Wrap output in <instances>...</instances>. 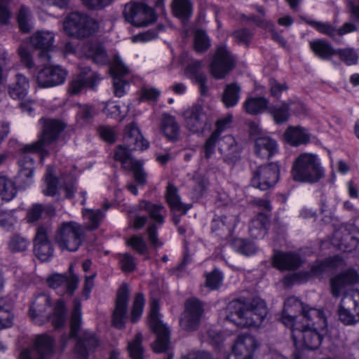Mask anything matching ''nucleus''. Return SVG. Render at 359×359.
<instances>
[{
	"instance_id": "obj_6",
	"label": "nucleus",
	"mask_w": 359,
	"mask_h": 359,
	"mask_svg": "<svg viewBox=\"0 0 359 359\" xmlns=\"http://www.w3.org/2000/svg\"><path fill=\"white\" fill-rule=\"evenodd\" d=\"M292 176L294 181L314 184L324 176V169L318 156L313 154H300L293 163Z\"/></svg>"
},
{
	"instance_id": "obj_39",
	"label": "nucleus",
	"mask_w": 359,
	"mask_h": 359,
	"mask_svg": "<svg viewBox=\"0 0 359 359\" xmlns=\"http://www.w3.org/2000/svg\"><path fill=\"white\" fill-rule=\"evenodd\" d=\"M268 222L269 219L266 214H258L250 224L249 232L251 237L256 239L264 238L266 233V225Z\"/></svg>"
},
{
	"instance_id": "obj_30",
	"label": "nucleus",
	"mask_w": 359,
	"mask_h": 359,
	"mask_svg": "<svg viewBox=\"0 0 359 359\" xmlns=\"http://www.w3.org/2000/svg\"><path fill=\"white\" fill-rule=\"evenodd\" d=\"M302 263L299 254L295 252H276L273 257V266L280 271L297 269Z\"/></svg>"
},
{
	"instance_id": "obj_63",
	"label": "nucleus",
	"mask_w": 359,
	"mask_h": 359,
	"mask_svg": "<svg viewBox=\"0 0 359 359\" xmlns=\"http://www.w3.org/2000/svg\"><path fill=\"white\" fill-rule=\"evenodd\" d=\"M120 265L121 269L126 273L134 271L136 266L133 257L129 254H124L121 256Z\"/></svg>"
},
{
	"instance_id": "obj_51",
	"label": "nucleus",
	"mask_w": 359,
	"mask_h": 359,
	"mask_svg": "<svg viewBox=\"0 0 359 359\" xmlns=\"http://www.w3.org/2000/svg\"><path fill=\"white\" fill-rule=\"evenodd\" d=\"M142 334L138 333L132 341L128 342V349L133 359H144V350L142 346Z\"/></svg>"
},
{
	"instance_id": "obj_58",
	"label": "nucleus",
	"mask_w": 359,
	"mask_h": 359,
	"mask_svg": "<svg viewBox=\"0 0 359 359\" xmlns=\"http://www.w3.org/2000/svg\"><path fill=\"white\" fill-rule=\"evenodd\" d=\"M144 305V298L142 294H137L134 299L132 312H131V320L136 322L142 316L143 308Z\"/></svg>"
},
{
	"instance_id": "obj_59",
	"label": "nucleus",
	"mask_w": 359,
	"mask_h": 359,
	"mask_svg": "<svg viewBox=\"0 0 359 359\" xmlns=\"http://www.w3.org/2000/svg\"><path fill=\"white\" fill-rule=\"evenodd\" d=\"M205 277L206 286L211 290L217 289L223 280V276L218 269H214L212 272L207 273Z\"/></svg>"
},
{
	"instance_id": "obj_62",
	"label": "nucleus",
	"mask_w": 359,
	"mask_h": 359,
	"mask_svg": "<svg viewBox=\"0 0 359 359\" xmlns=\"http://www.w3.org/2000/svg\"><path fill=\"white\" fill-rule=\"evenodd\" d=\"M128 245L140 255L146 254L147 247L142 238L137 236H132L128 241Z\"/></svg>"
},
{
	"instance_id": "obj_22",
	"label": "nucleus",
	"mask_w": 359,
	"mask_h": 359,
	"mask_svg": "<svg viewBox=\"0 0 359 359\" xmlns=\"http://www.w3.org/2000/svg\"><path fill=\"white\" fill-rule=\"evenodd\" d=\"M129 298V290L126 284H123L119 287L115 309L112 316V323L114 327L121 329L124 327L128 318V302Z\"/></svg>"
},
{
	"instance_id": "obj_43",
	"label": "nucleus",
	"mask_w": 359,
	"mask_h": 359,
	"mask_svg": "<svg viewBox=\"0 0 359 359\" xmlns=\"http://www.w3.org/2000/svg\"><path fill=\"white\" fill-rule=\"evenodd\" d=\"M17 195L15 182L6 176H0V200L9 202Z\"/></svg>"
},
{
	"instance_id": "obj_42",
	"label": "nucleus",
	"mask_w": 359,
	"mask_h": 359,
	"mask_svg": "<svg viewBox=\"0 0 359 359\" xmlns=\"http://www.w3.org/2000/svg\"><path fill=\"white\" fill-rule=\"evenodd\" d=\"M161 130L165 137L170 140H176L180 135L179 126L175 118L170 115H163Z\"/></svg>"
},
{
	"instance_id": "obj_10",
	"label": "nucleus",
	"mask_w": 359,
	"mask_h": 359,
	"mask_svg": "<svg viewBox=\"0 0 359 359\" xmlns=\"http://www.w3.org/2000/svg\"><path fill=\"white\" fill-rule=\"evenodd\" d=\"M150 307L149 325L157 335L152 348L155 352H164L169 346V330L160 319L158 302L153 300Z\"/></svg>"
},
{
	"instance_id": "obj_23",
	"label": "nucleus",
	"mask_w": 359,
	"mask_h": 359,
	"mask_svg": "<svg viewBox=\"0 0 359 359\" xmlns=\"http://www.w3.org/2000/svg\"><path fill=\"white\" fill-rule=\"evenodd\" d=\"M78 283L79 278L75 274H53L47 279L48 286L61 296L65 294H72L78 286Z\"/></svg>"
},
{
	"instance_id": "obj_2",
	"label": "nucleus",
	"mask_w": 359,
	"mask_h": 359,
	"mask_svg": "<svg viewBox=\"0 0 359 359\" xmlns=\"http://www.w3.org/2000/svg\"><path fill=\"white\" fill-rule=\"evenodd\" d=\"M64 128L65 125L60 121L45 120L43 132L39 140L25 144L20 149L18 182L20 187L26 189L33 183L34 161L32 155L39 152L44 157L46 154V147L54 143Z\"/></svg>"
},
{
	"instance_id": "obj_29",
	"label": "nucleus",
	"mask_w": 359,
	"mask_h": 359,
	"mask_svg": "<svg viewBox=\"0 0 359 359\" xmlns=\"http://www.w3.org/2000/svg\"><path fill=\"white\" fill-rule=\"evenodd\" d=\"M54 38V34L51 32L39 31L30 37L29 43L34 48L41 50L40 58H45L46 61H49V52L53 48Z\"/></svg>"
},
{
	"instance_id": "obj_15",
	"label": "nucleus",
	"mask_w": 359,
	"mask_h": 359,
	"mask_svg": "<svg viewBox=\"0 0 359 359\" xmlns=\"http://www.w3.org/2000/svg\"><path fill=\"white\" fill-rule=\"evenodd\" d=\"M279 177V165L272 163L259 166L254 172L251 180L252 186L260 190H267L273 187Z\"/></svg>"
},
{
	"instance_id": "obj_1",
	"label": "nucleus",
	"mask_w": 359,
	"mask_h": 359,
	"mask_svg": "<svg viewBox=\"0 0 359 359\" xmlns=\"http://www.w3.org/2000/svg\"><path fill=\"white\" fill-rule=\"evenodd\" d=\"M281 320L291 330L296 347L294 359H306L304 351L299 348H318L327 332V323L323 311L316 308L306 309L294 297L285 302Z\"/></svg>"
},
{
	"instance_id": "obj_31",
	"label": "nucleus",
	"mask_w": 359,
	"mask_h": 359,
	"mask_svg": "<svg viewBox=\"0 0 359 359\" xmlns=\"http://www.w3.org/2000/svg\"><path fill=\"white\" fill-rule=\"evenodd\" d=\"M99 345L95 334L86 330L83 332L75 346V353L79 359H88L90 351H93Z\"/></svg>"
},
{
	"instance_id": "obj_7",
	"label": "nucleus",
	"mask_w": 359,
	"mask_h": 359,
	"mask_svg": "<svg viewBox=\"0 0 359 359\" xmlns=\"http://www.w3.org/2000/svg\"><path fill=\"white\" fill-rule=\"evenodd\" d=\"M63 28L67 35L84 39L95 34L99 25L95 20L85 13L73 12L65 18Z\"/></svg>"
},
{
	"instance_id": "obj_25",
	"label": "nucleus",
	"mask_w": 359,
	"mask_h": 359,
	"mask_svg": "<svg viewBox=\"0 0 359 359\" xmlns=\"http://www.w3.org/2000/svg\"><path fill=\"white\" fill-rule=\"evenodd\" d=\"M48 226H40L36 229L34 240V252L41 261H47L53 254V248L48 238Z\"/></svg>"
},
{
	"instance_id": "obj_41",
	"label": "nucleus",
	"mask_w": 359,
	"mask_h": 359,
	"mask_svg": "<svg viewBox=\"0 0 359 359\" xmlns=\"http://www.w3.org/2000/svg\"><path fill=\"white\" fill-rule=\"evenodd\" d=\"M232 116L229 115L224 118L218 120L216 123V128L205 140V151L208 155L211 154L212 149L216 142L217 137L221 136L226 127L231 122Z\"/></svg>"
},
{
	"instance_id": "obj_32",
	"label": "nucleus",
	"mask_w": 359,
	"mask_h": 359,
	"mask_svg": "<svg viewBox=\"0 0 359 359\" xmlns=\"http://www.w3.org/2000/svg\"><path fill=\"white\" fill-rule=\"evenodd\" d=\"M344 264V260L339 257H330L324 261H318L311 266V271L304 273L305 278L313 276H319L325 272L341 267Z\"/></svg>"
},
{
	"instance_id": "obj_21",
	"label": "nucleus",
	"mask_w": 359,
	"mask_h": 359,
	"mask_svg": "<svg viewBox=\"0 0 359 359\" xmlns=\"http://www.w3.org/2000/svg\"><path fill=\"white\" fill-rule=\"evenodd\" d=\"M67 76V72L60 65L47 66L40 70L37 82L43 88H50L62 84Z\"/></svg>"
},
{
	"instance_id": "obj_60",
	"label": "nucleus",
	"mask_w": 359,
	"mask_h": 359,
	"mask_svg": "<svg viewBox=\"0 0 359 359\" xmlns=\"http://www.w3.org/2000/svg\"><path fill=\"white\" fill-rule=\"evenodd\" d=\"M253 21L257 23L258 26L264 27L266 29L271 32L272 34V39L280 43H284L285 40L284 39L279 35L277 32L274 30V25L269 21L264 20H259L257 17L253 18Z\"/></svg>"
},
{
	"instance_id": "obj_64",
	"label": "nucleus",
	"mask_w": 359,
	"mask_h": 359,
	"mask_svg": "<svg viewBox=\"0 0 359 359\" xmlns=\"http://www.w3.org/2000/svg\"><path fill=\"white\" fill-rule=\"evenodd\" d=\"M43 211L42 205L36 203L29 208L27 213V219L28 222H34L41 216Z\"/></svg>"
},
{
	"instance_id": "obj_4",
	"label": "nucleus",
	"mask_w": 359,
	"mask_h": 359,
	"mask_svg": "<svg viewBox=\"0 0 359 359\" xmlns=\"http://www.w3.org/2000/svg\"><path fill=\"white\" fill-rule=\"evenodd\" d=\"M267 314L265 302L255 298L252 301L238 299L229 303L226 320L240 327H259Z\"/></svg>"
},
{
	"instance_id": "obj_14",
	"label": "nucleus",
	"mask_w": 359,
	"mask_h": 359,
	"mask_svg": "<svg viewBox=\"0 0 359 359\" xmlns=\"http://www.w3.org/2000/svg\"><path fill=\"white\" fill-rule=\"evenodd\" d=\"M186 128L193 133L201 134L211 126L210 118L201 105H194L184 113Z\"/></svg>"
},
{
	"instance_id": "obj_16",
	"label": "nucleus",
	"mask_w": 359,
	"mask_h": 359,
	"mask_svg": "<svg viewBox=\"0 0 359 359\" xmlns=\"http://www.w3.org/2000/svg\"><path fill=\"white\" fill-rule=\"evenodd\" d=\"M54 350V340L47 334L37 335L33 347L24 350L20 359H48Z\"/></svg>"
},
{
	"instance_id": "obj_44",
	"label": "nucleus",
	"mask_w": 359,
	"mask_h": 359,
	"mask_svg": "<svg viewBox=\"0 0 359 359\" xmlns=\"http://www.w3.org/2000/svg\"><path fill=\"white\" fill-rule=\"evenodd\" d=\"M13 319L11 304L5 299L0 298V330L11 327Z\"/></svg>"
},
{
	"instance_id": "obj_45",
	"label": "nucleus",
	"mask_w": 359,
	"mask_h": 359,
	"mask_svg": "<svg viewBox=\"0 0 359 359\" xmlns=\"http://www.w3.org/2000/svg\"><path fill=\"white\" fill-rule=\"evenodd\" d=\"M83 217L87 229L93 230L97 229L102 222L104 214L102 210L86 209L82 211Z\"/></svg>"
},
{
	"instance_id": "obj_61",
	"label": "nucleus",
	"mask_w": 359,
	"mask_h": 359,
	"mask_svg": "<svg viewBox=\"0 0 359 359\" xmlns=\"http://www.w3.org/2000/svg\"><path fill=\"white\" fill-rule=\"evenodd\" d=\"M18 55L20 57L21 62L28 68L32 69L34 67V62L29 50L25 44H21L18 49Z\"/></svg>"
},
{
	"instance_id": "obj_50",
	"label": "nucleus",
	"mask_w": 359,
	"mask_h": 359,
	"mask_svg": "<svg viewBox=\"0 0 359 359\" xmlns=\"http://www.w3.org/2000/svg\"><path fill=\"white\" fill-rule=\"evenodd\" d=\"M231 246L236 252L246 256L252 255L257 251V247L253 242L243 238L234 239Z\"/></svg>"
},
{
	"instance_id": "obj_28",
	"label": "nucleus",
	"mask_w": 359,
	"mask_h": 359,
	"mask_svg": "<svg viewBox=\"0 0 359 359\" xmlns=\"http://www.w3.org/2000/svg\"><path fill=\"white\" fill-rule=\"evenodd\" d=\"M358 280L357 272L352 269L341 272L330 280L332 295L335 297H339L346 291L348 285L357 283Z\"/></svg>"
},
{
	"instance_id": "obj_33",
	"label": "nucleus",
	"mask_w": 359,
	"mask_h": 359,
	"mask_svg": "<svg viewBox=\"0 0 359 359\" xmlns=\"http://www.w3.org/2000/svg\"><path fill=\"white\" fill-rule=\"evenodd\" d=\"M277 149L275 140L269 137L257 138L255 143V152L262 158H268L272 156Z\"/></svg>"
},
{
	"instance_id": "obj_17",
	"label": "nucleus",
	"mask_w": 359,
	"mask_h": 359,
	"mask_svg": "<svg viewBox=\"0 0 359 359\" xmlns=\"http://www.w3.org/2000/svg\"><path fill=\"white\" fill-rule=\"evenodd\" d=\"M235 65V59L226 46H219L210 65V72L216 79H223Z\"/></svg>"
},
{
	"instance_id": "obj_3",
	"label": "nucleus",
	"mask_w": 359,
	"mask_h": 359,
	"mask_svg": "<svg viewBox=\"0 0 359 359\" xmlns=\"http://www.w3.org/2000/svg\"><path fill=\"white\" fill-rule=\"evenodd\" d=\"M124 142L126 146H119L114 154V158L121 162L124 169L133 172V177L140 185L147 183V174L142 168V163L132 158L133 150L143 151L149 147V142L140 133L137 126L133 123L125 129Z\"/></svg>"
},
{
	"instance_id": "obj_12",
	"label": "nucleus",
	"mask_w": 359,
	"mask_h": 359,
	"mask_svg": "<svg viewBox=\"0 0 359 359\" xmlns=\"http://www.w3.org/2000/svg\"><path fill=\"white\" fill-rule=\"evenodd\" d=\"M338 315L345 325H353L359 322V290H353L342 298Z\"/></svg>"
},
{
	"instance_id": "obj_48",
	"label": "nucleus",
	"mask_w": 359,
	"mask_h": 359,
	"mask_svg": "<svg viewBox=\"0 0 359 359\" xmlns=\"http://www.w3.org/2000/svg\"><path fill=\"white\" fill-rule=\"evenodd\" d=\"M240 87L236 83L226 86L223 95V102L227 107L237 104L240 97Z\"/></svg>"
},
{
	"instance_id": "obj_54",
	"label": "nucleus",
	"mask_w": 359,
	"mask_h": 359,
	"mask_svg": "<svg viewBox=\"0 0 359 359\" xmlns=\"http://www.w3.org/2000/svg\"><path fill=\"white\" fill-rule=\"evenodd\" d=\"M210 46V41L205 31L198 29L194 34V48L197 52H204Z\"/></svg>"
},
{
	"instance_id": "obj_38",
	"label": "nucleus",
	"mask_w": 359,
	"mask_h": 359,
	"mask_svg": "<svg viewBox=\"0 0 359 359\" xmlns=\"http://www.w3.org/2000/svg\"><path fill=\"white\" fill-rule=\"evenodd\" d=\"M84 50L86 55L97 65H102L109 62V57L105 49L98 43H88L86 46Z\"/></svg>"
},
{
	"instance_id": "obj_5",
	"label": "nucleus",
	"mask_w": 359,
	"mask_h": 359,
	"mask_svg": "<svg viewBox=\"0 0 359 359\" xmlns=\"http://www.w3.org/2000/svg\"><path fill=\"white\" fill-rule=\"evenodd\" d=\"M50 305V297L46 294H39L36 296L29 310V316L32 321L38 325H42L49 320L55 328L62 326L66 319V309L62 299L57 302L54 312L51 317L46 313L47 309Z\"/></svg>"
},
{
	"instance_id": "obj_40",
	"label": "nucleus",
	"mask_w": 359,
	"mask_h": 359,
	"mask_svg": "<svg viewBox=\"0 0 359 359\" xmlns=\"http://www.w3.org/2000/svg\"><path fill=\"white\" fill-rule=\"evenodd\" d=\"M269 101L264 97H251L243 103V108L249 114L257 115L268 109Z\"/></svg>"
},
{
	"instance_id": "obj_19",
	"label": "nucleus",
	"mask_w": 359,
	"mask_h": 359,
	"mask_svg": "<svg viewBox=\"0 0 359 359\" xmlns=\"http://www.w3.org/2000/svg\"><path fill=\"white\" fill-rule=\"evenodd\" d=\"M257 347V342L253 336L248 334H240L227 359H252Z\"/></svg>"
},
{
	"instance_id": "obj_11",
	"label": "nucleus",
	"mask_w": 359,
	"mask_h": 359,
	"mask_svg": "<svg viewBox=\"0 0 359 359\" xmlns=\"http://www.w3.org/2000/svg\"><path fill=\"white\" fill-rule=\"evenodd\" d=\"M139 208L145 210L150 218L156 223V224L150 225L147 229L149 241L156 248L161 247L163 243L158 239L156 224L161 225L164 222V217L166 214L165 207L162 205L154 204L142 200L139 203Z\"/></svg>"
},
{
	"instance_id": "obj_26",
	"label": "nucleus",
	"mask_w": 359,
	"mask_h": 359,
	"mask_svg": "<svg viewBox=\"0 0 359 359\" xmlns=\"http://www.w3.org/2000/svg\"><path fill=\"white\" fill-rule=\"evenodd\" d=\"M110 71L113 76L114 94L116 97H121L126 94V88L129 86L121 77L129 74V69L119 58H116L110 67Z\"/></svg>"
},
{
	"instance_id": "obj_57",
	"label": "nucleus",
	"mask_w": 359,
	"mask_h": 359,
	"mask_svg": "<svg viewBox=\"0 0 359 359\" xmlns=\"http://www.w3.org/2000/svg\"><path fill=\"white\" fill-rule=\"evenodd\" d=\"M53 168L48 167L46 174L45 183L46 188L43 191L46 196H54L57 192V179L53 176Z\"/></svg>"
},
{
	"instance_id": "obj_8",
	"label": "nucleus",
	"mask_w": 359,
	"mask_h": 359,
	"mask_svg": "<svg viewBox=\"0 0 359 359\" xmlns=\"http://www.w3.org/2000/svg\"><path fill=\"white\" fill-rule=\"evenodd\" d=\"M83 229L76 222H63L55 234V242L62 250L76 251L79 249L83 238Z\"/></svg>"
},
{
	"instance_id": "obj_56",
	"label": "nucleus",
	"mask_w": 359,
	"mask_h": 359,
	"mask_svg": "<svg viewBox=\"0 0 359 359\" xmlns=\"http://www.w3.org/2000/svg\"><path fill=\"white\" fill-rule=\"evenodd\" d=\"M202 63L199 60H191L186 67L184 70L185 75L193 81L199 79L201 81L202 77L205 76L203 72H201Z\"/></svg>"
},
{
	"instance_id": "obj_20",
	"label": "nucleus",
	"mask_w": 359,
	"mask_h": 359,
	"mask_svg": "<svg viewBox=\"0 0 359 359\" xmlns=\"http://www.w3.org/2000/svg\"><path fill=\"white\" fill-rule=\"evenodd\" d=\"M185 309L180 319V325L184 330H195L199 326L203 314L202 305L197 299H191L187 301Z\"/></svg>"
},
{
	"instance_id": "obj_13",
	"label": "nucleus",
	"mask_w": 359,
	"mask_h": 359,
	"mask_svg": "<svg viewBox=\"0 0 359 359\" xmlns=\"http://www.w3.org/2000/svg\"><path fill=\"white\" fill-rule=\"evenodd\" d=\"M123 14L126 21L136 27L147 26L156 20L154 10L142 3L126 4Z\"/></svg>"
},
{
	"instance_id": "obj_18",
	"label": "nucleus",
	"mask_w": 359,
	"mask_h": 359,
	"mask_svg": "<svg viewBox=\"0 0 359 359\" xmlns=\"http://www.w3.org/2000/svg\"><path fill=\"white\" fill-rule=\"evenodd\" d=\"M305 22L320 34L327 35L335 41H339V37L357 30L356 26L351 22H346L341 27L337 28L329 22L316 21L311 19H306Z\"/></svg>"
},
{
	"instance_id": "obj_55",
	"label": "nucleus",
	"mask_w": 359,
	"mask_h": 359,
	"mask_svg": "<svg viewBox=\"0 0 359 359\" xmlns=\"http://www.w3.org/2000/svg\"><path fill=\"white\" fill-rule=\"evenodd\" d=\"M340 60L347 65H353L358 62V55L353 48H345L336 50Z\"/></svg>"
},
{
	"instance_id": "obj_34",
	"label": "nucleus",
	"mask_w": 359,
	"mask_h": 359,
	"mask_svg": "<svg viewBox=\"0 0 359 359\" xmlns=\"http://www.w3.org/2000/svg\"><path fill=\"white\" fill-rule=\"evenodd\" d=\"M16 81L8 88L10 96L15 100H23L28 93L29 82L28 79L21 74H16Z\"/></svg>"
},
{
	"instance_id": "obj_35",
	"label": "nucleus",
	"mask_w": 359,
	"mask_h": 359,
	"mask_svg": "<svg viewBox=\"0 0 359 359\" xmlns=\"http://www.w3.org/2000/svg\"><path fill=\"white\" fill-rule=\"evenodd\" d=\"M286 140L294 146L306 144L309 141L310 135L306 128L300 126H290L285 133Z\"/></svg>"
},
{
	"instance_id": "obj_53",
	"label": "nucleus",
	"mask_w": 359,
	"mask_h": 359,
	"mask_svg": "<svg viewBox=\"0 0 359 359\" xmlns=\"http://www.w3.org/2000/svg\"><path fill=\"white\" fill-rule=\"evenodd\" d=\"M18 22L19 27L22 32H28L33 26L31 14L29 9L25 6H21L18 15Z\"/></svg>"
},
{
	"instance_id": "obj_49",
	"label": "nucleus",
	"mask_w": 359,
	"mask_h": 359,
	"mask_svg": "<svg viewBox=\"0 0 359 359\" xmlns=\"http://www.w3.org/2000/svg\"><path fill=\"white\" fill-rule=\"evenodd\" d=\"M29 244L27 238L20 234H15L10 238L8 248L13 252H22L28 249Z\"/></svg>"
},
{
	"instance_id": "obj_47",
	"label": "nucleus",
	"mask_w": 359,
	"mask_h": 359,
	"mask_svg": "<svg viewBox=\"0 0 359 359\" xmlns=\"http://www.w3.org/2000/svg\"><path fill=\"white\" fill-rule=\"evenodd\" d=\"M172 8L174 15L182 19L188 18L192 14V4L189 0H173Z\"/></svg>"
},
{
	"instance_id": "obj_46",
	"label": "nucleus",
	"mask_w": 359,
	"mask_h": 359,
	"mask_svg": "<svg viewBox=\"0 0 359 359\" xmlns=\"http://www.w3.org/2000/svg\"><path fill=\"white\" fill-rule=\"evenodd\" d=\"M81 325V309L79 301H74V309L70 320V337L76 338L80 331Z\"/></svg>"
},
{
	"instance_id": "obj_24",
	"label": "nucleus",
	"mask_w": 359,
	"mask_h": 359,
	"mask_svg": "<svg viewBox=\"0 0 359 359\" xmlns=\"http://www.w3.org/2000/svg\"><path fill=\"white\" fill-rule=\"evenodd\" d=\"M100 80L95 72L91 71L89 67H84L78 76L70 82L69 93L71 95H76L85 88L94 89Z\"/></svg>"
},
{
	"instance_id": "obj_9",
	"label": "nucleus",
	"mask_w": 359,
	"mask_h": 359,
	"mask_svg": "<svg viewBox=\"0 0 359 359\" xmlns=\"http://www.w3.org/2000/svg\"><path fill=\"white\" fill-rule=\"evenodd\" d=\"M224 162L228 164H234L241 157V148L236 139L231 135L219 136L217 137L211 154H207L205 151V142L202 146V154L205 159L212 158L215 154L216 149Z\"/></svg>"
},
{
	"instance_id": "obj_37",
	"label": "nucleus",
	"mask_w": 359,
	"mask_h": 359,
	"mask_svg": "<svg viewBox=\"0 0 359 359\" xmlns=\"http://www.w3.org/2000/svg\"><path fill=\"white\" fill-rule=\"evenodd\" d=\"M165 199L172 210L186 212L191 208L190 205H184L181 202L178 190L172 184H168L165 191Z\"/></svg>"
},
{
	"instance_id": "obj_27",
	"label": "nucleus",
	"mask_w": 359,
	"mask_h": 359,
	"mask_svg": "<svg viewBox=\"0 0 359 359\" xmlns=\"http://www.w3.org/2000/svg\"><path fill=\"white\" fill-rule=\"evenodd\" d=\"M293 107L291 108L294 112L297 114H302L305 112V107L299 101H290V102H284L281 104L278 105H274L271 107L269 109V113L271 114V116L273 118L274 121L278 123H283L284 122H286L289 118V110L290 107Z\"/></svg>"
},
{
	"instance_id": "obj_52",
	"label": "nucleus",
	"mask_w": 359,
	"mask_h": 359,
	"mask_svg": "<svg viewBox=\"0 0 359 359\" xmlns=\"http://www.w3.org/2000/svg\"><path fill=\"white\" fill-rule=\"evenodd\" d=\"M95 115V110L93 107L88 104H79L76 114L77 123L84 125L91 121Z\"/></svg>"
},
{
	"instance_id": "obj_36",
	"label": "nucleus",
	"mask_w": 359,
	"mask_h": 359,
	"mask_svg": "<svg viewBox=\"0 0 359 359\" xmlns=\"http://www.w3.org/2000/svg\"><path fill=\"white\" fill-rule=\"evenodd\" d=\"M309 46L313 52L318 57L323 60H330L336 55L334 50L328 41L324 39H316L309 42Z\"/></svg>"
}]
</instances>
